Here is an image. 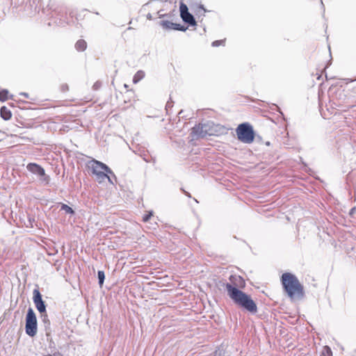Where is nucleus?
Segmentation results:
<instances>
[{"mask_svg":"<svg viewBox=\"0 0 356 356\" xmlns=\"http://www.w3.org/2000/svg\"><path fill=\"white\" fill-rule=\"evenodd\" d=\"M282 284L288 296L291 299H300L304 296L303 286L298 278L290 273H285L282 276Z\"/></svg>","mask_w":356,"mask_h":356,"instance_id":"obj_1","label":"nucleus"},{"mask_svg":"<svg viewBox=\"0 0 356 356\" xmlns=\"http://www.w3.org/2000/svg\"><path fill=\"white\" fill-rule=\"evenodd\" d=\"M230 298L236 305L252 314H255L257 312V307L254 301L242 291H234L232 297Z\"/></svg>","mask_w":356,"mask_h":356,"instance_id":"obj_2","label":"nucleus"},{"mask_svg":"<svg viewBox=\"0 0 356 356\" xmlns=\"http://www.w3.org/2000/svg\"><path fill=\"white\" fill-rule=\"evenodd\" d=\"M90 168L99 183L103 182L106 179L112 183L108 175H112L113 172L106 164L97 160H92L90 162Z\"/></svg>","mask_w":356,"mask_h":356,"instance_id":"obj_3","label":"nucleus"},{"mask_svg":"<svg viewBox=\"0 0 356 356\" xmlns=\"http://www.w3.org/2000/svg\"><path fill=\"white\" fill-rule=\"evenodd\" d=\"M236 134L239 140L245 143H251L254 140V131L252 127L248 123L238 125L236 128Z\"/></svg>","mask_w":356,"mask_h":356,"instance_id":"obj_4","label":"nucleus"},{"mask_svg":"<svg viewBox=\"0 0 356 356\" xmlns=\"http://www.w3.org/2000/svg\"><path fill=\"white\" fill-rule=\"evenodd\" d=\"M26 333L30 337H34L38 330L36 316L32 308H29L26 316Z\"/></svg>","mask_w":356,"mask_h":356,"instance_id":"obj_5","label":"nucleus"},{"mask_svg":"<svg viewBox=\"0 0 356 356\" xmlns=\"http://www.w3.org/2000/svg\"><path fill=\"white\" fill-rule=\"evenodd\" d=\"M229 282L225 285L227 293L229 298L232 297V293L234 291H240L239 289H242L245 286V282L243 278L238 275H232L229 278Z\"/></svg>","mask_w":356,"mask_h":356,"instance_id":"obj_6","label":"nucleus"},{"mask_svg":"<svg viewBox=\"0 0 356 356\" xmlns=\"http://www.w3.org/2000/svg\"><path fill=\"white\" fill-rule=\"evenodd\" d=\"M180 15L183 21L190 25H195L196 22L194 17L188 12L187 6L183 2L179 6Z\"/></svg>","mask_w":356,"mask_h":356,"instance_id":"obj_7","label":"nucleus"},{"mask_svg":"<svg viewBox=\"0 0 356 356\" xmlns=\"http://www.w3.org/2000/svg\"><path fill=\"white\" fill-rule=\"evenodd\" d=\"M27 170L33 174L42 177V180L46 182L49 181V177L46 176L44 170L37 163H31L26 166Z\"/></svg>","mask_w":356,"mask_h":356,"instance_id":"obj_8","label":"nucleus"},{"mask_svg":"<svg viewBox=\"0 0 356 356\" xmlns=\"http://www.w3.org/2000/svg\"><path fill=\"white\" fill-rule=\"evenodd\" d=\"M33 300L35 305V307L41 314L46 312V306L44 301L42 299V296L38 289H35L33 291Z\"/></svg>","mask_w":356,"mask_h":356,"instance_id":"obj_9","label":"nucleus"},{"mask_svg":"<svg viewBox=\"0 0 356 356\" xmlns=\"http://www.w3.org/2000/svg\"><path fill=\"white\" fill-rule=\"evenodd\" d=\"M161 26L166 29H173L181 31H185L187 29L186 26H182L179 24L173 23L169 21H162L161 22Z\"/></svg>","mask_w":356,"mask_h":356,"instance_id":"obj_10","label":"nucleus"},{"mask_svg":"<svg viewBox=\"0 0 356 356\" xmlns=\"http://www.w3.org/2000/svg\"><path fill=\"white\" fill-rule=\"evenodd\" d=\"M205 127L203 124H198L194 127L192 129V134L193 137L204 138L207 135V130L204 129Z\"/></svg>","mask_w":356,"mask_h":356,"instance_id":"obj_11","label":"nucleus"},{"mask_svg":"<svg viewBox=\"0 0 356 356\" xmlns=\"http://www.w3.org/2000/svg\"><path fill=\"white\" fill-rule=\"evenodd\" d=\"M1 117L5 120H8L11 118L12 113L10 111L6 106H2L0 110Z\"/></svg>","mask_w":356,"mask_h":356,"instance_id":"obj_12","label":"nucleus"},{"mask_svg":"<svg viewBox=\"0 0 356 356\" xmlns=\"http://www.w3.org/2000/svg\"><path fill=\"white\" fill-rule=\"evenodd\" d=\"M145 77V72L143 70H138L133 77V83H137Z\"/></svg>","mask_w":356,"mask_h":356,"instance_id":"obj_13","label":"nucleus"},{"mask_svg":"<svg viewBox=\"0 0 356 356\" xmlns=\"http://www.w3.org/2000/svg\"><path fill=\"white\" fill-rule=\"evenodd\" d=\"M87 47L86 42L83 40H78L75 44V48L78 51H84Z\"/></svg>","mask_w":356,"mask_h":356,"instance_id":"obj_14","label":"nucleus"},{"mask_svg":"<svg viewBox=\"0 0 356 356\" xmlns=\"http://www.w3.org/2000/svg\"><path fill=\"white\" fill-rule=\"evenodd\" d=\"M321 356H332L331 348L327 346H324Z\"/></svg>","mask_w":356,"mask_h":356,"instance_id":"obj_15","label":"nucleus"},{"mask_svg":"<svg viewBox=\"0 0 356 356\" xmlns=\"http://www.w3.org/2000/svg\"><path fill=\"white\" fill-rule=\"evenodd\" d=\"M213 356H228L225 352V350L223 348H218L217 350H216L213 353Z\"/></svg>","mask_w":356,"mask_h":356,"instance_id":"obj_16","label":"nucleus"},{"mask_svg":"<svg viewBox=\"0 0 356 356\" xmlns=\"http://www.w3.org/2000/svg\"><path fill=\"white\" fill-rule=\"evenodd\" d=\"M8 91L6 90H3L0 92V101L5 102L8 99Z\"/></svg>","mask_w":356,"mask_h":356,"instance_id":"obj_17","label":"nucleus"},{"mask_svg":"<svg viewBox=\"0 0 356 356\" xmlns=\"http://www.w3.org/2000/svg\"><path fill=\"white\" fill-rule=\"evenodd\" d=\"M97 275H98V279H99V284L100 286H102L103 284L104 279H105L104 272L102 270H99Z\"/></svg>","mask_w":356,"mask_h":356,"instance_id":"obj_18","label":"nucleus"},{"mask_svg":"<svg viewBox=\"0 0 356 356\" xmlns=\"http://www.w3.org/2000/svg\"><path fill=\"white\" fill-rule=\"evenodd\" d=\"M61 210H63L67 213H74L73 209L67 204H63L61 206Z\"/></svg>","mask_w":356,"mask_h":356,"instance_id":"obj_19","label":"nucleus"},{"mask_svg":"<svg viewBox=\"0 0 356 356\" xmlns=\"http://www.w3.org/2000/svg\"><path fill=\"white\" fill-rule=\"evenodd\" d=\"M225 40H216L212 42L213 47H218L220 45H225Z\"/></svg>","mask_w":356,"mask_h":356,"instance_id":"obj_20","label":"nucleus"},{"mask_svg":"<svg viewBox=\"0 0 356 356\" xmlns=\"http://www.w3.org/2000/svg\"><path fill=\"white\" fill-rule=\"evenodd\" d=\"M42 321L45 323V324H47L48 325L50 324L49 323V321L48 319V316H47V314L45 313H43L42 314Z\"/></svg>","mask_w":356,"mask_h":356,"instance_id":"obj_21","label":"nucleus"},{"mask_svg":"<svg viewBox=\"0 0 356 356\" xmlns=\"http://www.w3.org/2000/svg\"><path fill=\"white\" fill-rule=\"evenodd\" d=\"M152 216V212H149L147 214H145L143 217V220L144 222H147L149 218H151V216Z\"/></svg>","mask_w":356,"mask_h":356,"instance_id":"obj_22","label":"nucleus"},{"mask_svg":"<svg viewBox=\"0 0 356 356\" xmlns=\"http://www.w3.org/2000/svg\"><path fill=\"white\" fill-rule=\"evenodd\" d=\"M21 95L24 96V97H28V94L26 93V92H22Z\"/></svg>","mask_w":356,"mask_h":356,"instance_id":"obj_23","label":"nucleus"},{"mask_svg":"<svg viewBox=\"0 0 356 356\" xmlns=\"http://www.w3.org/2000/svg\"><path fill=\"white\" fill-rule=\"evenodd\" d=\"M184 193H185L188 197H191V194H190L189 193H188V192H186V191H184Z\"/></svg>","mask_w":356,"mask_h":356,"instance_id":"obj_24","label":"nucleus"},{"mask_svg":"<svg viewBox=\"0 0 356 356\" xmlns=\"http://www.w3.org/2000/svg\"><path fill=\"white\" fill-rule=\"evenodd\" d=\"M63 88L67 89V86H63Z\"/></svg>","mask_w":356,"mask_h":356,"instance_id":"obj_25","label":"nucleus"},{"mask_svg":"<svg viewBox=\"0 0 356 356\" xmlns=\"http://www.w3.org/2000/svg\"><path fill=\"white\" fill-rule=\"evenodd\" d=\"M63 88L67 89V86H63Z\"/></svg>","mask_w":356,"mask_h":356,"instance_id":"obj_26","label":"nucleus"},{"mask_svg":"<svg viewBox=\"0 0 356 356\" xmlns=\"http://www.w3.org/2000/svg\"><path fill=\"white\" fill-rule=\"evenodd\" d=\"M63 88L67 89V86H63Z\"/></svg>","mask_w":356,"mask_h":356,"instance_id":"obj_27","label":"nucleus"}]
</instances>
